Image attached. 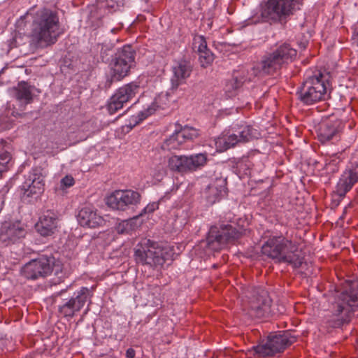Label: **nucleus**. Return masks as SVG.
I'll use <instances>...</instances> for the list:
<instances>
[{"mask_svg": "<svg viewBox=\"0 0 358 358\" xmlns=\"http://www.w3.org/2000/svg\"><path fill=\"white\" fill-rule=\"evenodd\" d=\"M59 20L57 13L48 8L38 10L33 17L31 36L39 45H52L59 36Z\"/></svg>", "mask_w": 358, "mask_h": 358, "instance_id": "nucleus-1", "label": "nucleus"}, {"mask_svg": "<svg viewBox=\"0 0 358 358\" xmlns=\"http://www.w3.org/2000/svg\"><path fill=\"white\" fill-rule=\"evenodd\" d=\"M262 253L278 263H287L299 268L303 258L297 247L291 241L280 236L270 238L262 247Z\"/></svg>", "mask_w": 358, "mask_h": 358, "instance_id": "nucleus-2", "label": "nucleus"}, {"mask_svg": "<svg viewBox=\"0 0 358 358\" xmlns=\"http://www.w3.org/2000/svg\"><path fill=\"white\" fill-rule=\"evenodd\" d=\"M22 273L26 278L31 280L43 278L53 273L57 278L55 283L61 282L69 275L61 262L51 254L41 255L31 260L23 266Z\"/></svg>", "mask_w": 358, "mask_h": 358, "instance_id": "nucleus-3", "label": "nucleus"}, {"mask_svg": "<svg viewBox=\"0 0 358 358\" xmlns=\"http://www.w3.org/2000/svg\"><path fill=\"white\" fill-rule=\"evenodd\" d=\"M134 259L137 264L158 268L170 260L172 252L159 247L156 242L148 238L141 239L134 248Z\"/></svg>", "mask_w": 358, "mask_h": 358, "instance_id": "nucleus-4", "label": "nucleus"}, {"mask_svg": "<svg viewBox=\"0 0 358 358\" xmlns=\"http://www.w3.org/2000/svg\"><path fill=\"white\" fill-rule=\"evenodd\" d=\"M244 220L239 219L236 224L231 222L230 224H220L212 226L206 237V246L213 251L220 250L229 243L239 237L245 231Z\"/></svg>", "mask_w": 358, "mask_h": 358, "instance_id": "nucleus-5", "label": "nucleus"}, {"mask_svg": "<svg viewBox=\"0 0 358 358\" xmlns=\"http://www.w3.org/2000/svg\"><path fill=\"white\" fill-rule=\"evenodd\" d=\"M358 309V280L347 281L332 305L334 314L341 323L348 322L352 312Z\"/></svg>", "mask_w": 358, "mask_h": 358, "instance_id": "nucleus-6", "label": "nucleus"}, {"mask_svg": "<svg viewBox=\"0 0 358 358\" xmlns=\"http://www.w3.org/2000/svg\"><path fill=\"white\" fill-rule=\"evenodd\" d=\"M71 286V285L54 294L55 296L62 297V304L58 306V310L60 314L66 318H72L76 313L84 307L85 303H90L93 296V287H81L79 289L75 291L71 296L65 297L67 289Z\"/></svg>", "mask_w": 358, "mask_h": 358, "instance_id": "nucleus-7", "label": "nucleus"}, {"mask_svg": "<svg viewBox=\"0 0 358 358\" xmlns=\"http://www.w3.org/2000/svg\"><path fill=\"white\" fill-rule=\"evenodd\" d=\"M296 56V50L292 48L289 45L284 44L261 62L254 64L251 69V73L255 76L272 73L280 69L283 63L292 61Z\"/></svg>", "mask_w": 358, "mask_h": 358, "instance_id": "nucleus-8", "label": "nucleus"}, {"mask_svg": "<svg viewBox=\"0 0 358 358\" xmlns=\"http://www.w3.org/2000/svg\"><path fill=\"white\" fill-rule=\"evenodd\" d=\"M327 89L321 73L308 78L296 92L298 99L305 105H313L325 99Z\"/></svg>", "mask_w": 358, "mask_h": 358, "instance_id": "nucleus-9", "label": "nucleus"}, {"mask_svg": "<svg viewBox=\"0 0 358 358\" xmlns=\"http://www.w3.org/2000/svg\"><path fill=\"white\" fill-rule=\"evenodd\" d=\"M248 296V317L261 319L274 314L268 292L260 287H254Z\"/></svg>", "mask_w": 358, "mask_h": 358, "instance_id": "nucleus-10", "label": "nucleus"}, {"mask_svg": "<svg viewBox=\"0 0 358 358\" xmlns=\"http://www.w3.org/2000/svg\"><path fill=\"white\" fill-rule=\"evenodd\" d=\"M136 52L130 45L119 48L111 62L112 78L120 80L127 76L135 66Z\"/></svg>", "mask_w": 358, "mask_h": 358, "instance_id": "nucleus-11", "label": "nucleus"}, {"mask_svg": "<svg viewBox=\"0 0 358 358\" xmlns=\"http://www.w3.org/2000/svg\"><path fill=\"white\" fill-rule=\"evenodd\" d=\"M208 155L199 152L190 155H172L168 159V166L173 171L187 173L196 171L206 165Z\"/></svg>", "mask_w": 358, "mask_h": 358, "instance_id": "nucleus-12", "label": "nucleus"}, {"mask_svg": "<svg viewBox=\"0 0 358 358\" xmlns=\"http://www.w3.org/2000/svg\"><path fill=\"white\" fill-rule=\"evenodd\" d=\"M358 182V150L350 158V164L341 175L333 195L336 206Z\"/></svg>", "mask_w": 358, "mask_h": 358, "instance_id": "nucleus-13", "label": "nucleus"}, {"mask_svg": "<svg viewBox=\"0 0 358 358\" xmlns=\"http://www.w3.org/2000/svg\"><path fill=\"white\" fill-rule=\"evenodd\" d=\"M303 0H268L262 11V17L265 20H280L296 10Z\"/></svg>", "mask_w": 358, "mask_h": 358, "instance_id": "nucleus-14", "label": "nucleus"}, {"mask_svg": "<svg viewBox=\"0 0 358 358\" xmlns=\"http://www.w3.org/2000/svg\"><path fill=\"white\" fill-rule=\"evenodd\" d=\"M125 0H96V4L89 8L87 24L94 29L99 28L103 24V16L120 10Z\"/></svg>", "mask_w": 358, "mask_h": 358, "instance_id": "nucleus-15", "label": "nucleus"}, {"mask_svg": "<svg viewBox=\"0 0 358 358\" xmlns=\"http://www.w3.org/2000/svg\"><path fill=\"white\" fill-rule=\"evenodd\" d=\"M296 338L288 331L269 335L264 344L254 345L252 349L257 354L263 356H273L282 352L284 350L294 343Z\"/></svg>", "mask_w": 358, "mask_h": 358, "instance_id": "nucleus-16", "label": "nucleus"}, {"mask_svg": "<svg viewBox=\"0 0 358 358\" xmlns=\"http://www.w3.org/2000/svg\"><path fill=\"white\" fill-rule=\"evenodd\" d=\"M141 196L137 191L132 189H119L111 193L106 199V204L110 208L125 211L134 208L140 203Z\"/></svg>", "mask_w": 358, "mask_h": 358, "instance_id": "nucleus-17", "label": "nucleus"}, {"mask_svg": "<svg viewBox=\"0 0 358 358\" xmlns=\"http://www.w3.org/2000/svg\"><path fill=\"white\" fill-rule=\"evenodd\" d=\"M139 92L140 85L136 82H131L119 87L108 101V113L113 114L122 108L124 105L132 100Z\"/></svg>", "mask_w": 358, "mask_h": 358, "instance_id": "nucleus-18", "label": "nucleus"}, {"mask_svg": "<svg viewBox=\"0 0 358 358\" xmlns=\"http://www.w3.org/2000/svg\"><path fill=\"white\" fill-rule=\"evenodd\" d=\"M192 70L193 66L189 59L181 58L174 60L171 66V87L168 94L174 93L180 85L185 83Z\"/></svg>", "mask_w": 358, "mask_h": 358, "instance_id": "nucleus-19", "label": "nucleus"}, {"mask_svg": "<svg viewBox=\"0 0 358 358\" xmlns=\"http://www.w3.org/2000/svg\"><path fill=\"white\" fill-rule=\"evenodd\" d=\"M24 197H37L43 192L44 176L40 167L31 169L22 185Z\"/></svg>", "mask_w": 358, "mask_h": 358, "instance_id": "nucleus-20", "label": "nucleus"}, {"mask_svg": "<svg viewBox=\"0 0 358 358\" xmlns=\"http://www.w3.org/2000/svg\"><path fill=\"white\" fill-rule=\"evenodd\" d=\"M227 179L223 177H216L201 192L208 204L213 205L219 201L227 194Z\"/></svg>", "mask_w": 358, "mask_h": 358, "instance_id": "nucleus-21", "label": "nucleus"}, {"mask_svg": "<svg viewBox=\"0 0 358 358\" xmlns=\"http://www.w3.org/2000/svg\"><path fill=\"white\" fill-rule=\"evenodd\" d=\"M25 234V229L20 222H5L0 229V241L8 245L24 238Z\"/></svg>", "mask_w": 358, "mask_h": 358, "instance_id": "nucleus-22", "label": "nucleus"}, {"mask_svg": "<svg viewBox=\"0 0 358 358\" xmlns=\"http://www.w3.org/2000/svg\"><path fill=\"white\" fill-rule=\"evenodd\" d=\"M236 126L234 125L227 134H223L215 140L216 149L218 152H224L240 143L241 141H245V136L244 135L245 127L236 129Z\"/></svg>", "mask_w": 358, "mask_h": 358, "instance_id": "nucleus-23", "label": "nucleus"}, {"mask_svg": "<svg viewBox=\"0 0 358 358\" xmlns=\"http://www.w3.org/2000/svg\"><path fill=\"white\" fill-rule=\"evenodd\" d=\"M58 227L59 217L55 212L50 210L45 212L35 226L37 232L44 237L55 234Z\"/></svg>", "mask_w": 358, "mask_h": 358, "instance_id": "nucleus-24", "label": "nucleus"}, {"mask_svg": "<svg viewBox=\"0 0 358 358\" xmlns=\"http://www.w3.org/2000/svg\"><path fill=\"white\" fill-rule=\"evenodd\" d=\"M343 127V123L340 120L322 122L317 129V138L322 143L337 139Z\"/></svg>", "mask_w": 358, "mask_h": 358, "instance_id": "nucleus-25", "label": "nucleus"}, {"mask_svg": "<svg viewBox=\"0 0 358 358\" xmlns=\"http://www.w3.org/2000/svg\"><path fill=\"white\" fill-rule=\"evenodd\" d=\"M78 223L83 227L95 228L102 225L103 218L97 214L96 210L91 206L82 208L77 215Z\"/></svg>", "mask_w": 358, "mask_h": 358, "instance_id": "nucleus-26", "label": "nucleus"}, {"mask_svg": "<svg viewBox=\"0 0 358 358\" xmlns=\"http://www.w3.org/2000/svg\"><path fill=\"white\" fill-rule=\"evenodd\" d=\"M13 92L14 96L16 99L19 101L20 103L27 105L32 101L35 93L37 92V89L28 83L22 81L14 88Z\"/></svg>", "mask_w": 358, "mask_h": 358, "instance_id": "nucleus-27", "label": "nucleus"}, {"mask_svg": "<svg viewBox=\"0 0 358 358\" xmlns=\"http://www.w3.org/2000/svg\"><path fill=\"white\" fill-rule=\"evenodd\" d=\"M159 99L160 98L155 99L151 104L147 106V107H145L143 110L139 111L138 115L130 117L126 127L131 129L141 121L153 114L157 110V108L160 107L159 105Z\"/></svg>", "mask_w": 358, "mask_h": 358, "instance_id": "nucleus-28", "label": "nucleus"}, {"mask_svg": "<svg viewBox=\"0 0 358 358\" xmlns=\"http://www.w3.org/2000/svg\"><path fill=\"white\" fill-rule=\"evenodd\" d=\"M245 80L244 67L234 70L232 80L227 83L224 88L227 96L228 97L233 96L235 92L242 86Z\"/></svg>", "mask_w": 358, "mask_h": 358, "instance_id": "nucleus-29", "label": "nucleus"}, {"mask_svg": "<svg viewBox=\"0 0 358 358\" xmlns=\"http://www.w3.org/2000/svg\"><path fill=\"white\" fill-rule=\"evenodd\" d=\"M185 142H187L185 136L182 135L179 126H177L173 134L164 141L163 148L169 150L179 149L180 145Z\"/></svg>", "mask_w": 358, "mask_h": 358, "instance_id": "nucleus-30", "label": "nucleus"}, {"mask_svg": "<svg viewBox=\"0 0 358 358\" xmlns=\"http://www.w3.org/2000/svg\"><path fill=\"white\" fill-rule=\"evenodd\" d=\"M8 150L9 148L6 145V142L1 140L0 142V176L9 169L11 155Z\"/></svg>", "mask_w": 358, "mask_h": 358, "instance_id": "nucleus-31", "label": "nucleus"}, {"mask_svg": "<svg viewBox=\"0 0 358 358\" xmlns=\"http://www.w3.org/2000/svg\"><path fill=\"white\" fill-rule=\"evenodd\" d=\"M341 162L340 156L338 154L334 155L326 159L325 169L328 172H336L338 171V166Z\"/></svg>", "mask_w": 358, "mask_h": 358, "instance_id": "nucleus-32", "label": "nucleus"}, {"mask_svg": "<svg viewBox=\"0 0 358 358\" xmlns=\"http://www.w3.org/2000/svg\"><path fill=\"white\" fill-rule=\"evenodd\" d=\"M192 48L197 53L206 50L208 46L206 38L202 35H195L193 38Z\"/></svg>", "mask_w": 358, "mask_h": 358, "instance_id": "nucleus-33", "label": "nucleus"}, {"mask_svg": "<svg viewBox=\"0 0 358 358\" xmlns=\"http://www.w3.org/2000/svg\"><path fill=\"white\" fill-rule=\"evenodd\" d=\"M198 54L199 56V60L202 67H207L213 63L214 60V55L208 48Z\"/></svg>", "mask_w": 358, "mask_h": 358, "instance_id": "nucleus-34", "label": "nucleus"}, {"mask_svg": "<svg viewBox=\"0 0 358 358\" xmlns=\"http://www.w3.org/2000/svg\"><path fill=\"white\" fill-rule=\"evenodd\" d=\"M179 127L181 132L182 133V135L185 136V138L187 141H191L197 138L199 136L198 131L192 127L185 125L183 127L180 126H179Z\"/></svg>", "mask_w": 358, "mask_h": 358, "instance_id": "nucleus-35", "label": "nucleus"}, {"mask_svg": "<svg viewBox=\"0 0 358 358\" xmlns=\"http://www.w3.org/2000/svg\"><path fill=\"white\" fill-rule=\"evenodd\" d=\"M135 218L123 220L117 227V231L120 234L129 233L134 229Z\"/></svg>", "mask_w": 358, "mask_h": 358, "instance_id": "nucleus-36", "label": "nucleus"}, {"mask_svg": "<svg viewBox=\"0 0 358 358\" xmlns=\"http://www.w3.org/2000/svg\"><path fill=\"white\" fill-rule=\"evenodd\" d=\"M75 183V180L71 175H66L65 177L60 180V187L62 189H64L72 187Z\"/></svg>", "mask_w": 358, "mask_h": 358, "instance_id": "nucleus-37", "label": "nucleus"}, {"mask_svg": "<svg viewBox=\"0 0 358 358\" xmlns=\"http://www.w3.org/2000/svg\"><path fill=\"white\" fill-rule=\"evenodd\" d=\"M158 206L159 204L157 202L150 203L143 208L140 215H143L147 213H151L158 208Z\"/></svg>", "mask_w": 358, "mask_h": 358, "instance_id": "nucleus-38", "label": "nucleus"}, {"mask_svg": "<svg viewBox=\"0 0 358 358\" xmlns=\"http://www.w3.org/2000/svg\"><path fill=\"white\" fill-rule=\"evenodd\" d=\"M261 136L259 131L250 126H248V137L251 138H258Z\"/></svg>", "mask_w": 358, "mask_h": 358, "instance_id": "nucleus-39", "label": "nucleus"}, {"mask_svg": "<svg viewBox=\"0 0 358 358\" xmlns=\"http://www.w3.org/2000/svg\"><path fill=\"white\" fill-rule=\"evenodd\" d=\"M135 355L136 352L131 348H128L126 351V356L127 358H134L135 357Z\"/></svg>", "mask_w": 358, "mask_h": 358, "instance_id": "nucleus-40", "label": "nucleus"}, {"mask_svg": "<svg viewBox=\"0 0 358 358\" xmlns=\"http://www.w3.org/2000/svg\"><path fill=\"white\" fill-rule=\"evenodd\" d=\"M3 205V198L1 196H0V212L2 210Z\"/></svg>", "mask_w": 358, "mask_h": 358, "instance_id": "nucleus-41", "label": "nucleus"}, {"mask_svg": "<svg viewBox=\"0 0 358 358\" xmlns=\"http://www.w3.org/2000/svg\"><path fill=\"white\" fill-rule=\"evenodd\" d=\"M251 332H252V334H253L254 335H256L257 333H259V329H251Z\"/></svg>", "mask_w": 358, "mask_h": 358, "instance_id": "nucleus-42", "label": "nucleus"}, {"mask_svg": "<svg viewBox=\"0 0 358 358\" xmlns=\"http://www.w3.org/2000/svg\"><path fill=\"white\" fill-rule=\"evenodd\" d=\"M247 169H250V166H249V164H248Z\"/></svg>", "mask_w": 358, "mask_h": 358, "instance_id": "nucleus-43", "label": "nucleus"}]
</instances>
